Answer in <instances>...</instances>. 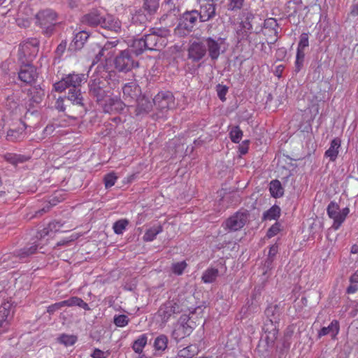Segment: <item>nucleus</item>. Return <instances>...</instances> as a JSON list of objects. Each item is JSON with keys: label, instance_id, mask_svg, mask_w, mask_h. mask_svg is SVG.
I'll return each instance as SVG.
<instances>
[{"label": "nucleus", "instance_id": "f257e3e1", "mask_svg": "<svg viewBox=\"0 0 358 358\" xmlns=\"http://www.w3.org/2000/svg\"><path fill=\"white\" fill-rule=\"evenodd\" d=\"M110 94V87L103 75L94 73L88 83L89 96L101 106Z\"/></svg>", "mask_w": 358, "mask_h": 358}, {"label": "nucleus", "instance_id": "f03ea898", "mask_svg": "<svg viewBox=\"0 0 358 358\" xmlns=\"http://www.w3.org/2000/svg\"><path fill=\"white\" fill-rule=\"evenodd\" d=\"M36 24L42 29V33L47 37L51 36L55 30L58 19L57 13L51 8L40 10L35 15Z\"/></svg>", "mask_w": 358, "mask_h": 358}, {"label": "nucleus", "instance_id": "7ed1b4c3", "mask_svg": "<svg viewBox=\"0 0 358 358\" xmlns=\"http://www.w3.org/2000/svg\"><path fill=\"white\" fill-rule=\"evenodd\" d=\"M262 19L258 16H255L251 13L245 15L244 20L240 23V29L237 31L238 38L239 41H246L251 42L250 31L254 29L256 34H259L263 31L262 25Z\"/></svg>", "mask_w": 358, "mask_h": 358}, {"label": "nucleus", "instance_id": "20e7f679", "mask_svg": "<svg viewBox=\"0 0 358 358\" xmlns=\"http://www.w3.org/2000/svg\"><path fill=\"white\" fill-rule=\"evenodd\" d=\"M114 66L119 72L127 73L138 68L139 63L131 51L126 49L121 50L114 59Z\"/></svg>", "mask_w": 358, "mask_h": 358}, {"label": "nucleus", "instance_id": "39448f33", "mask_svg": "<svg viewBox=\"0 0 358 358\" xmlns=\"http://www.w3.org/2000/svg\"><path fill=\"white\" fill-rule=\"evenodd\" d=\"M39 41L37 38H29L19 45L18 60L20 63L31 64L38 52Z\"/></svg>", "mask_w": 358, "mask_h": 358}, {"label": "nucleus", "instance_id": "423d86ee", "mask_svg": "<svg viewBox=\"0 0 358 358\" xmlns=\"http://www.w3.org/2000/svg\"><path fill=\"white\" fill-rule=\"evenodd\" d=\"M185 310V306L179 300L173 299L163 303L158 310L157 316L163 324Z\"/></svg>", "mask_w": 358, "mask_h": 358}, {"label": "nucleus", "instance_id": "0eeeda50", "mask_svg": "<svg viewBox=\"0 0 358 358\" xmlns=\"http://www.w3.org/2000/svg\"><path fill=\"white\" fill-rule=\"evenodd\" d=\"M153 103L162 113L176 107L175 98L170 92H159L153 99Z\"/></svg>", "mask_w": 358, "mask_h": 358}, {"label": "nucleus", "instance_id": "6e6552de", "mask_svg": "<svg viewBox=\"0 0 358 358\" xmlns=\"http://www.w3.org/2000/svg\"><path fill=\"white\" fill-rule=\"evenodd\" d=\"M327 210L329 217L334 220L332 227L335 230L338 229L350 213L348 208H344L340 210L339 206L334 201L330 202L327 206Z\"/></svg>", "mask_w": 358, "mask_h": 358}, {"label": "nucleus", "instance_id": "1a4fd4ad", "mask_svg": "<svg viewBox=\"0 0 358 358\" xmlns=\"http://www.w3.org/2000/svg\"><path fill=\"white\" fill-rule=\"evenodd\" d=\"M248 218L247 212H236L222 224V227L230 231H236L242 229Z\"/></svg>", "mask_w": 358, "mask_h": 358}, {"label": "nucleus", "instance_id": "9d476101", "mask_svg": "<svg viewBox=\"0 0 358 358\" xmlns=\"http://www.w3.org/2000/svg\"><path fill=\"white\" fill-rule=\"evenodd\" d=\"M203 43L206 45L208 56L213 61H215L220 55L222 45L225 42V38L222 37L203 38Z\"/></svg>", "mask_w": 358, "mask_h": 358}, {"label": "nucleus", "instance_id": "9b49d317", "mask_svg": "<svg viewBox=\"0 0 358 358\" xmlns=\"http://www.w3.org/2000/svg\"><path fill=\"white\" fill-rule=\"evenodd\" d=\"M143 39L148 50H159L166 45V39L161 30L145 35Z\"/></svg>", "mask_w": 358, "mask_h": 358}, {"label": "nucleus", "instance_id": "f8f14e48", "mask_svg": "<svg viewBox=\"0 0 358 358\" xmlns=\"http://www.w3.org/2000/svg\"><path fill=\"white\" fill-rule=\"evenodd\" d=\"M199 14L197 10L185 11L179 18L178 28L185 30L187 33L191 32L196 26Z\"/></svg>", "mask_w": 358, "mask_h": 358}, {"label": "nucleus", "instance_id": "ddd939ff", "mask_svg": "<svg viewBox=\"0 0 358 358\" xmlns=\"http://www.w3.org/2000/svg\"><path fill=\"white\" fill-rule=\"evenodd\" d=\"M207 54L206 45L202 41H195L191 43L187 49L188 59L193 62L201 60Z\"/></svg>", "mask_w": 358, "mask_h": 358}, {"label": "nucleus", "instance_id": "4468645a", "mask_svg": "<svg viewBox=\"0 0 358 358\" xmlns=\"http://www.w3.org/2000/svg\"><path fill=\"white\" fill-rule=\"evenodd\" d=\"M38 77L36 69L31 64L20 63V70L18 73L19 79L29 85L35 82Z\"/></svg>", "mask_w": 358, "mask_h": 358}, {"label": "nucleus", "instance_id": "2eb2a0df", "mask_svg": "<svg viewBox=\"0 0 358 358\" xmlns=\"http://www.w3.org/2000/svg\"><path fill=\"white\" fill-rule=\"evenodd\" d=\"M122 90V98L128 104L135 101L141 94V89L136 82L124 84Z\"/></svg>", "mask_w": 358, "mask_h": 358}, {"label": "nucleus", "instance_id": "dca6fc26", "mask_svg": "<svg viewBox=\"0 0 358 358\" xmlns=\"http://www.w3.org/2000/svg\"><path fill=\"white\" fill-rule=\"evenodd\" d=\"M263 329L264 333L262 341H265L268 347L273 346L278 336L276 325L271 320H269L264 323Z\"/></svg>", "mask_w": 358, "mask_h": 358}, {"label": "nucleus", "instance_id": "f3484780", "mask_svg": "<svg viewBox=\"0 0 358 358\" xmlns=\"http://www.w3.org/2000/svg\"><path fill=\"white\" fill-rule=\"evenodd\" d=\"M104 15L100 10L93 9L82 17L81 22L92 27L98 26L101 27Z\"/></svg>", "mask_w": 358, "mask_h": 358}, {"label": "nucleus", "instance_id": "a211bd4d", "mask_svg": "<svg viewBox=\"0 0 358 358\" xmlns=\"http://www.w3.org/2000/svg\"><path fill=\"white\" fill-rule=\"evenodd\" d=\"M13 315V310L10 303H4L0 307V334L7 331L10 320Z\"/></svg>", "mask_w": 358, "mask_h": 358}, {"label": "nucleus", "instance_id": "6ab92c4d", "mask_svg": "<svg viewBox=\"0 0 358 358\" xmlns=\"http://www.w3.org/2000/svg\"><path fill=\"white\" fill-rule=\"evenodd\" d=\"M111 95L112 93L108 97L107 101H105L101 106L105 113L121 112L124 110L126 105H129L127 102L124 103L117 96H112Z\"/></svg>", "mask_w": 358, "mask_h": 358}, {"label": "nucleus", "instance_id": "aec40b11", "mask_svg": "<svg viewBox=\"0 0 358 358\" xmlns=\"http://www.w3.org/2000/svg\"><path fill=\"white\" fill-rule=\"evenodd\" d=\"M216 3H213L201 4L200 9L198 10L199 21L206 22L212 20L216 15Z\"/></svg>", "mask_w": 358, "mask_h": 358}, {"label": "nucleus", "instance_id": "412c9836", "mask_svg": "<svg viewBox=\"0 0 358 358\" xmlns=\"http://www.w3.org/2000/svg\"><path fill=\"white\" fill-rule=\"evenodd\" d=\"M44 96V91L41 88H38L36 87H32L29 90V108L27 110V112L26 113V115H27L28 113H30L31 114H34V113H37L36 110H31V107H34L35 105L39 104L42 100L43 97Z\"/></svg>", "mask_w": 358, "mask_h": 358}, {"label": "nucleus", "instance_id": "4be33fe9", "mask_svg": "<svg viewBox=\"0 0 358 358\" xmlns=\"http://www.w3.org/2000/svg\"><path fill=\"white\" fill-rule=\"evenodd\" d=\"M180 6L181 0H164L163 8L166 13L163 15L162 18L171 15L176 17L180 13Z\"/></svg>", "mask_w": 358, "mask_h": 358}, {"label": "nucleus", "instance_id": "5701e85b", "mask_svg": "<svg viewBox=\"0 0 358 358\" xmlns=\"http://www.w3.org/2000/svg\"><path fill=\"white\" fill-rule=\"evenodd\" d=\"M65 82L69 89H78L81 86L83 82L87 80L85 74L69 73L64 77Z\"/></svg>", "mask_w": 358, "mask_h": 358}, {"label": "nucleus", "instance_id": "b1692460", "mask_svg": "<svg viewBox=\"0 0 358 358\" xmlns=\"http://www.w3.org/2000/svg\"><path fill=\"white\" fill-rule=\"evenodd\" d=\"M118 43V40L107 41L96 55L95 59L96 60V62L100 61L102 57H104L106 59H110L114 53L113 49L117 45Z\"/></svg>", "mask_w": 358, "mask_h": 358}, {"label": "nucleus", "instance_id": "393cba45", "mask_svg": "<svg viewBox=\"0 0 358 358\" xmlns=\"http://www.w3.org/2000/svg\"><path fill=\"white\" fill-rule=\"evenodd\" d=\"M192 331V328L187 323H181L176 326L172 332V336L176 341H179L189 336Z\"/></svg>", "mask_w": 358, "mask_h": 358}, {"label": "nucleus", "instance_id": "a878e982", "mask_svg": "<svg viewBox=\"0 0 358 358\" xmlns=\"http://www.w3.org/2000/svg\"><path fill=\"white\" fill-rule=\"evenodd\" d=\"M101 28L118 33L121 29V22L113 15H105Z\"/></svg>", "mask_w": 358, "mask_h": 358}, {"label": "nucleus", "instance_id": "bb28decb", "mask_svg": "<svg viewBox=\"0 0 358 358\" xmlns=\"http://www.w3.org/2000/svg\"><path fill=\"white\" fill-rule=\"evenodd\" d=\"M340 330L339 322L334 320L328 327H322L318 333V337L330 335L331 338L335 339Z\"/></svg>", "mask_w": 358, "mask_h": 358}, {"label": "nucleus", "instance_id": "cd10ccee", "mask_svg": "<svg viewBox=\"0 0 358 358\" xmlns=\"http://www.w3.org/2000/svg\"><path fill=\"white\" fill-rule=\"evenodd\" d=\"M90 34L87 31H79L75 35L73 40L70 44L69 49L73 50H80L84 46Z\"/></svg>", "mask_w": 358, "mask_h": 358}, {"label": "nucleus", "instance_id": "c85d7f7f", "mask_svg": "<svg viewBox=\"0 0 358 358\" xmlns=\"http://www.w3.org/2000/svg\"><path fill=\"white\" fill-rule=\"evenodd\" d=\"M136 101H137V106L136 108V113L137 115L149 113L152 110L154 104L153 101H150L145 96L138 98Z\"/></svg>", "mask_w": 358, "mask_h": 358}, {"label": "nucleus", "instance_id": "c756f323", "mask_svg": "<svg viewBox=\"0 0 358 358\" xmlns=\"http://www.w3.org/2000/svg\"><path fill=\"white\" fill-rule=\"evenodd\" d=\"M278 24L277 20L275 18H268L264 20V26L262 27L263 31H271L273 34L274 38L271 41H268V43H273L277 41L278 38Z\"/></svg>", "mask_w": 358, "mask_h": 358}, {"label": "nucleus", "instance_id": "7c9ffc66", "mask_svg": "<svg viewBox=\"0 0 358 358\" xmlns=\"http://www.w3.org/2000/svg\"><path fill=\"white\" fill-rule=\"evenodd\" d=\"M127 50L131 51L132 55L136 57L142 54L145 50H148L145 46V41L143 37L141 38L134 39Z\"/></svg>", "mask_w": 358, "mask_h": 358}, {"label": "nucleus", "instance_id": "2f4dec72", "mask_svg": "<svg viewBox=\"0 0 358 358\" xmlns=\"http://www.w3.org/2000/svg\"><path fill=\"white\" fill-rule=\"evenodd\" d=\"M66 98L74 105L84 106L83 98L79 88L69 89Z\"/></svg>", "mask_w": 358, "mask_h": 358}, {"label": "nucleus", "instance_id": "473e14b6", "mask_svg": "<svg viewBox=\"0 0 358 358\" xmlns=\"http://www.w3.org/2000/svg\"><path fill=\"white\" fill-rule=\"evenodd\" d=\"M341 147V140L338 138L333 139L329 148L325 152V156L332 162L335 161L338 154V149Z\"/></svg>", "mask_w": 358, "mask_h": 358}, {"label": "nucleus", "instance_id": "72a5a7b5", "mask_svg": "<svg viewBox=\"0 0 358 358\" xmlns=\"http://www.w3.org/2000/svg\"><path fill=\"white\" fill-rule=\"evenodd\" d=\"M4 159L10 164L17 166L20 164H22L29 159V157L14 153H7L4 155Z\"/></svg>", "mask_w": 358, "mask_h": 358}, {"label": "nucleus", "instance_id": "f704fd0d", "mask_svg": "<svg viewBox=\"0 0 358 358\" xmlns=\"http://www.w3.org/2000/svg\"><path fill=\"white\" fill-rule=\"evenodd\" d=\"M162 231L163 228L160 224L154 225L145 231L143 239L146 242L152 241L159 234L162 232Z\"/></svg>", "mask_w": 358, "mask_h": 358}, {"label": "nucleus", "instance_id": "c9c22d12", "mask_svg": "<svg viewBox=\"0 0 358 358\" xmlns=\"http://www.w3.org/2000/svg\"><path fill=\"white\" fill-rule=\"evenodd\" d=\"M271 194L274 198H280L284 194V188L282 187L280 180H271L269 186Z\"/></svg>", "mask_w": 358, "mask_h": 358}, {"label": "nucleus", "instance_id": "e433bc0d", "mask_svg": "<svg viewBox=\"0 0 358 358\" xmlns=\"http://www.w3.org/2000/svg\"><path fill=\"white\" fill-rule=\"evenodd\" d=\"M159 7V0H143V8L149 16L154 15Z\"/></svg>", "mask_w": 358, "mask_h": 358}, {"label": "nucleus", "instance_id": "4c0bfd02", "mask_svg": "<svg viewBox=\"0 0 358 358\" xmlns=\"http://www.w3.org/2000/svg\"><path fill=\"white\" fill-rule=\"evenodd\" d=\"M218 274V269L215 268H209L203 272L201 277L202 281L204 283L213 282L217 279Z\"/></svg>", "mask_w": 358, "mask_h": 358}, {"label": "nucleus", "instance_id": "58836bf2", "mask_svg": "<svg viewBox=\"0 0 358 358\" xmlns=\"http://www.w3.org/2000/svg\"><path fill=\"white\" fill-rule=\"evenodd\" d=\"M148 16L143 8H139L132 15L131 20L134 23L145 24L148 20Z\"/></svg>", "mask_w": 358, "mask_h": 358}, {"label": "nucleus", "instance_id": "ea45409f", "mask_svg": "<svg viewBox=\"0 0 358 358\" xmlns=\"http://www.w3.org/2000/svg\"><path fill=\"white\" fill-rule=\"evenodd\" d=\"M38 248V245L32 244L31 246L25 247L23 249L19 250L15 254V258L18 257L20 259H23L29 255L35 253Z\"/></svg>", "mask_w": 358, "mask_h": 358}, {"label": "nucleus", "instance_id": "a19ab883", "mask_svg": "<svg viewBox=\"0 0 358 358\" xmlns=\"http://www.w3.org/2000/svg\"><path fill=\"white\" fill-rule=\"evenodd\" d=\"M168 337L166 335L161 334L158 336L154 342V348L158 351H164L168 345Z\"/></svg>", "mask_w": 358, "mask_h": 358}, {"label": "nucleus", "instance_id": "79ce46f5", "mask_svg": "<svg viewBox=\"0 0 358 358\" xmlns=\"http://www.w3.org/2000/svg\"><path fill=\"white\" fill-rule=\"evenodd\" d=\"M148 337L145 334L140 336L132 345L134 351L136 353H141L147 344Z\"/></svg>", "mask_w": 358, "mask_h": 358}, {"label": "nucleus", "instance_id": "37998d69", "mask_svg": "<svg viewBox=\"0 0 358 358\" xmlns=\"http://www.w3.org/2000/svg\"><path fill=\"white\" fill-rule=\"evenodd\" d=\"M280 208L279 206L274 205L263 215V218L266 220H276L280 217Z\"/></svg>", "mask_w": 358, "mask_h": 358}, {"label": "nucleus", "instance_id": "c03bdc74", "mask_svg": "<svg viewBox=\"0 0 358 358\" xmlns=\"http://www.w3.org/2000/svg\"><path fill=\"white\" fill-rule=\"evenodd\" d=\"M24 131L22 128L18 129H9L7 133V139L10 141H17L24 136Z\"/></svg>", "mask_w": 358, "mask_h": 358}, {"label": "nucleus", "instance_id": "a18cd8bd", "mask_svg": "<svg viewBox=\"0 0 358 358\" xmlns=\"http://www.w3.org/2000/svg\"><path fill=\"white\" fill-rule=\"evenodd\" d=\"M305 50L297 48L296 61H295V72L298 73L301 71L304 62Z\"/></svg>", "mask_w": 358, "mask_h": 358}, {"label": "nucleus", "instance_id": "49530a36", "mask_svg": "<svg viewBox=\"0 0 358 358\" xmlns=\"http://www.w3.org/2000/svg\"><path fill=\"white\" fill-rule=\"evenodd\" d=\"M69 306H78L84 310H90V308L89 307L88 304L85 303L81 298H79L78 296H72L69 299Z\"/></svg>", "mask_w": 358, "mask_h": 358}, {"label": "nucleus", "instance_id": "de8ad7c7", "mask_svg": "<svg viewBox=\"0 0 358 358\" xmlns=\"http://www.w3.org/2000/svg\"><path fill=\"white\" fill-rule=\"evenodd\" d=\"M293 327H288L285 331L284 336L282 338V345L285 348H289L291 344V339L294 334Z\"/></svg>", "mask_w": 358, "mask_h": 358}, {"label": "nucleus", "instance_id": "09e8293b", "mask_svg": "<svg viewBox=\"0 0 358 358\" xmlns=\"http://www.w3.org/2000/svg\"><path fill=\"white\" fill-rule=\"evenodd\" d=\"M59 342L65 346H71L77 341V337L74 335L62 334L58 338Z\"/></svg>", "mask_w": 358, "mask_h": 358}, {"label": "nucleus", "instance_id": "8fccbe9b", "mask_svg": "<svg viewBox=\"0 0 358 358\" xmlns=\"http://www.w3.org/2000/svg\"><path fill=\"white\" fill-rule=\"evenodd\" d=\"M113 322L117 327H124L129 324V319L126 315H115Z\"/></svg>", "mask_w": 358, "mask_h": 358}, {"label": "nucleus", "instance_id": "3c124183", "mask_svg": "<svg viewBox=\"0 0 358 358\" xmlns=\"http://www.w3.org/2000/svg\"><path fill=\"white\" fill-rule=\"evenodd\" d=\"M187 266V264L185 261L173 263L171 266V271L174 274L180 275L182 274Z\"/></svg>", "mask_w": 358, "mask_h": 358}, {"label": "nucleus", "instance_id": "603ef678", "mask_svg": "<svg viewBox=\"0 0 358 358\" xmlns=\"http://www.w3.org/2000/svg\"><path fill=\"white\" fill-rule=\"evenodd\" d=\"M128 224L126 220H120L115 222L113 224V230L116 234H122Z\"/></svg>", "mask_w": 358, "mask_h": 358}, {"label": "nucleus", "instance_id": "864d4df0", "mask_svg": "<svg viewBox=\"0 0 358 358\" xmlns=\"http://www.w3.org/2000/svg\"><path fill=\"white\" fill-rule=\"evenodd\" d=\"M230 138L232 142L237 143L241 141L243 131L240 129L238 127H234L230 131Z\"/></svg>", "mask_w": 358, "mask_h": 358}, {"label": "nucleus", "instance_id": "5fc2aeb1", "mask_svg": "<svg viewBox=\"0 0 358 358\" xmlns=\"http://www.w3.org/2000/svg\"><path fill=\"white\" fill-rule=\"evenodd\" d=\"M60 227H61V225L57 222H51L49 224L48 229H44L41 231L40 236H41V237L48 236L49 234V229L50 231H59Z\"/></svg>", "mask_w": 358, "mask_h": 358}, {"label": "nucleus", "instance_id": "6e6d98bb", "mask_svg": "<svg viewBox=\"0 0 358 358\" xmlns=\"http://www.w3.org/2000/svg\"><path fill=\"white\" fill-rule=\"evenodd\" d=\"M228 10H237L242 8L245 0H229Z\"/></svg>", "mask_w": 358, "mask_h": 358}, {"label": "nucleus", "instance_id": "4d7b16f0", "mask_svg": "<svg viewBox=\"0 0 358 358\" xmlns=\"http://www.w3.org/2000/svg\"><path fill=\"white\" fill-rule=\"evenodd\" d=\"M309 45L308 34L302 33L300 36V40L298 44V48L305 50Z\"/></svg>", "mask_w": 358, "mask_h": 358}, {"label": "nucleus", "instance_id": "13d9d810", "mask_svg": "<svg viewBox=\"0 0 358 358\" xmlns=\"http://www.w3.org/2000/svg\"><path fill=\"white\" fill-rule=\"evenodd\" d=\"M228 92V87L225 85H217V93L220 99L222 101H225V96Z\"/></svg>", "mask_w": 358, "mask_h": 358}, {"label": "nucleus", "instance_id": "bf43d9fd", "mask_svg": "<svg viewBox=\"0 0 358 358\" xmlns=\"http://www.w3.org/2000/svg\"><path fill=\"white\" fill-rule=\"evenodd\" d=\"M110 355L108 351H102L98 348L94 349L91 355L92 358H107Z\"/></svg>", "mask_w": 358, "mask_h": 358}, {"label": "nucleus", "instance_id": "052dcab7", "mask_svg": "<svg viewBox=\"0 0 358 358\" xmlns=\"http://www.w3.org/2000/svg\"><path fill=\"white\" fill-rule=\"evenodd\" d=\"M66 88H68V86L64 78L59 82L54 84V89L57 92H62L64 91Z\"/></svg>", "mask_w": 358, "mask_h": 358}, {"label": "nucleus", "instance_id": "680f3d73", "mask_svg": "<svg viewBox=\"0 0 358 358\" xmlns=\"http://www.w3.org/2000/svg\"><path fill=\"white\" fill-rule=\"evenodd\" d=\"M280 231V226L278 224L275 223L273 224L267 231V236L268 238H271L275 236Z\"/></svg>", "mask_w": 358, "mask_h": 358}, {"label": "nucleus", "instance_id": "e2e57ef3", "mask_svg": "<svg viewBox=\"0 0 358 358\" xmlns=\"http://www.w3.org/2000/svg\"><path fill=\"white\" fill-rule=\"evenodd\" d=\"M67 43L65 41H62L57 46L55 53L57 55L60 57L64 52L66 48Z\"/></svg>", "mask_w": 358, "mask_h": 358}, {"label": "nucleus", "instance_id": "0e129e2a", "mask_svg": "<svg viewBox=\"0 0 358 358\" xmlns=\"http://www.w3.org/2000/svg\"><path fill=\"white\" fill-rule=\"evenodd\" d=\"M278 245L275 244L271 246L269 251H268V259L272 262L273 257L275 256V255L278 253Z\"/></svg>", "mask_w": 358, "mask_h": 358}, {"label": "nucleus", "instance_id": "69168bd1", "mask_svg": "<svg viewBox=\"0 0 358 358\" xmlns=\"http://www.w3.org/2000/svg\"><path fill=\"white\" fill-rule=\"evenodd\" d=\"M60 309H62L60 303L59 302H57L49 306L47 308V312L50 314H52Z\"/></svg>", "mask_w": 358, "mask_h": 358}, {"label": "nucleus", "instance_id": "338daca9", "mask_svg": "<svg viewBox=\"0 0 358 358\" xmlns=\"http://www.w3.org/2000/svg\"><path fill=\"white\" fill-rule=\"evenodd\" d=\"M249 141L246 140L239 145V152L241 155H245L248 151Z\"/></svg>", "mask_w": 358, "mask_h": 358}, {"label": "nucleus", "instance_id": "774afa93", "mask_svg": "<svg viewBox=\"0 0 358 358\" xmlns=\"http://www.w3.org/2000/svg\"><path fill=\"white\" fill-rule=\"evenodd\" d=\"M55 108L59 111H64L65 107L64 104V99L59 97L55 102Z\"/></svg>", "mask_w": 358, "mask_h": 358}]
</instances>
